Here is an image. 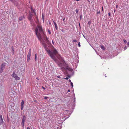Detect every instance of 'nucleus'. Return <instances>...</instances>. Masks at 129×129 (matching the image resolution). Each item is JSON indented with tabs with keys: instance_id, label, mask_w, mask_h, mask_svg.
I'll list each match as a JSON object with an SVG mask.
<instances>
[{
	"instance_id": "393cba45",
	"label": "nucleus",
	"mask_w": 129,
	"mask_h": 129,
	"mask_svg": "<svg viewBox=\"0 0 129 129\" xmlns=\"http://www.w3.org/2000/svg\"><path fill=\"white\" fill-rule=\"evenodd\" d=\"M88 23L89 24V25L90 24V22H88Z\"/></svg>"
},
{
	"instance_id": "bb28decb",
	"label": "nucleus",
	"mask_w": 129,
	"mask_h": 129,
	"mask_svg": "<svg viewBox=\"0 0 129 129\" xmlns=\"http://www.w3.org/2000/svg\"><path fill=\"white\" fill-rule=\"evenodd\" d=\"M69 82H71V80H70V79H69Z\"/></svg>"
},
{
	"instance_id": "ea45409f",
	"label": "nucleus",
	"mask_w": 129,
	"mask_h": 129,
	"mask_svg": "<svg viewBox=\"0 0 129 129\" xmlns=\"http://www.w3.org/2000/svg\"><path fill=\"white\" fill-rule=\"evenodd\" d=\"M43 22H44V19L43 20Z\"/></svg>"
},
{
	"instance_id": "1a4fd4ad",
	"label": "nucleus",
	"mask_w": 129,
	"mask_h": 129,
	"mask_svg": "<svg viewBox=\"0 0 129 129\" xmlns=\"http://www.w3.org/2000/svg\"><path fill=\"white\" fill-rule=\"evenodd\" d=\"M24 17L23 16H21L19 18V20H22L24 19Z\"/></svg>"
},
{
	"instance_id": "f3484780",
	"label": "nucleus",
	"mask_w": 129,
	"mask_h": 129,
	"mask_svg": "<svg viewBox=\"0 0 129 129\" xmlns=\"http://www.w3.org/2000/svg\"><path fill=\"white\" fill-rule=\"evenodd\" d=\"M46 38L44 39V40L46 42H47V41L48 40V38L46 36Z\"/></svg>"
},
{
	"instance_id": "9b49d317",
	"label": "nucleus",
	"mask_w": 129,
	"mask_h": 129,
	"mask_svg": "<svg viewBox=\"0 0 129 129\" xmlns=\"http://www.w3.org/2000/svg\"><path fill=\"white\" fill-rule=\"evenodd\" d=\"M101 48L103 50H105V48L102 45H101Z\"/></svg>"
},
{
	"instance_id": "72a5a7b5",
	"label": "nucleus",
	"mask_w": 129,
	"mask_h": 129,
	"mask_svg": "<svg viewBox=\"0 0 129 129\" xmlns=\"http://www.w3.org/2000/svg\"><path fill=\"white\" fill-rule=\"evenodd\" d=\"M42 88H43L44 89H45V88H44L43 87H42Z\"/></svg>"
},
{
	"instance_id": "a211bd4d",
	"label": "nucleus",
	"mask_w": 129,
	"mask_h": 129,
	"mask_svg": "<svg viewBox=\"0 0 129 129\" xmlns=\"http://www.w3.org/2000/svg\"><path fill=\"white\" fill-rule=\"evenodd\" d=\"M76 12L77 13L78 12V10L77 9H76L75 10Z\"/></svg>"
},
{
	"instance_id": "4468645a",
	"label": "nucleus",
	"mask_w": 129,
	"mask_h": 129,
	"mask_svg": "<svg viewBox=\"0 0 129 129\" xmlns=\"http://www.w3.org/2000/svg\"><path fill=\"white\" fill-rule=\"evenodd\" d=\"M37 55L36 54L35 55V60L36 61L37 60Z\"/></svg>"
},
{
	"instance_id": "a878e982",
	"label": "nucleus",
	"mask_w": 129,
	"mask_h": 129,
	"mask_svg": "<svg viewBox=\"0 0 129 129\" xmlns=\"http://www.w3.org/2000/svg\"><path fill=\"white\" fill-rule=\"evenodd\" d=\"M126 49V47H125L124 48V50H125V49Z\"/></svg>"
},
{
	"instance_id": "6ab92c4d",
	"label": "nucleus",
	"mask_w": 129,
	"mask_h": 129,
	"mask_svg": "<svg viewBox=\"0 0 129 129\" xmlns=\"http://www.w3.org/2000/svg\"><path fill=\"white\" fill-rule=\"evenodd\" d=\"M71 86H72V87H73V83L72 82H71Z\"/></svg>"
},
{
	"instance_id": "e433bc0d",
	"label": "nucleus",
	"mask_w": 129,
	"mask_h": 129,
	"mask_svg": "<svg viewBox=\"0 0 129 129\" xmlns=\"http://www.w3.org/2000/svg\"><path fill=\"white\" fill-rule=\"evenodd\" d=\"M80 0H76V1H79Z\"/></svg>"
},
{
	"instance_id": "a19ab883",
	"label": "nucleus",
	"mask_w": 129,
	"mask_h": 129,
	"mask_svg": "<svg viewBox=\"0 0 129 129\" xmlns=\"http://www.w3.org/2000/svg\"><path fill=\"white\" fill-rule=\"evenodd\" d=\"M98 13H99V12H98V13H97V14H98Z\"/></svg>"
},
{
	"instance_id": "9d476101",
	"label": "nucleus",
	"mask_w": 129,
	"mask_h": 129,
	"mask_svg": "<svg viewBox=\"0 0 129 129\" xmlns=\"http://www.w3.org/2000/svg\"><path fill=\"white\" fill-rule=\"evenodd\" d=\"M54 25L55 26V28L56 30H57L58 29V27H57V25L56 24V23L55 22H54Z\"/></svg>"
},
{
	"instance_id": "58836bf2",
	"label": "nucleus",
	"mask_w": 129,
	"mask_h": 129,
	"mask_svg": "<svg viewBox=\"0 0 129 129\" xmlns=\"http://www.w3.org/2000/svg\"><path fill=\"white\" fill-rule=\"evenodd\" d=\"M115 10H114V12H115Z\"/></svg>"
},
{
	"instance_id": "c03bdc74",
	"label": "nucleus",
	"mask_w": 129,
	"mask_h": 129,
	"mask_svg": "<svg viewBox=\"0 0 129 129\" xmlns=\"http://www.w3.org/2000/svg\"><path fill=\"white\" fill-rule=\"evenodd\" d=\"M81 18V16H80V18Z\"/></svg>"
},
{
	"instance_id": "f03ea898",
	"label": "nucleus",
	"mask_w": 129,
	"mask_h": 129,
	"mask_svg": "<svg viewBox=\"0 0 129 129\" xmlns=\"http://www.w3.org/2000/svg\"><path fill=\"white\" fill-rule=\"evenodd\" d=\"M36 34L38 39L41 41L42 40L41 34L43 33V31L42 26L40 24H38L35 28Z\"/></svg>"
},
{
	"instance_id": "5701e85b",
	"label": "nucleus",
	"mask_w": 129,
	"mask_h": 129,
	"mask_svg": "<svg viewBox=\"0 0 129 129\" xmlns=\"http://www.w3.org/2000/svg\"><path fill=\"white\" fill-rule=\"evenodd\" d=\"M78 46L79 47H80V43L79 42V43H78Z\"/></svg>"
},
{
	"instance_id": "dca6fc26",
	"label": "nucleus",
	"mask_w": 129,
	"mask_h": 129,
	"mask_svg": "<svg viewBox=\"0 0 129 129\" xmlns=\"http://www.w3.org/2000/svg\"><path fill=\"white\" fill-rule=\"evenodd\" d=\"M77 40H74L72 41V42H77Z\"/></svg>"
},
{
	"instance_id": "423d86ee",
	"label": "nucleus",
	"mask_w": 129,
	"mask_h": 129,
	"mask_svg": "<svg viewBox=\"0 0 129 129\" xmlns=\"http://www.w3.org/2000/svg\"><path fill=\"white\" fill-rule=\"evenodd\" d=\"M0 124H2L3 123V119L2 116V115H1L0 116Z\"/></svg>"
},
{
	"instance_id": "c85d7f7f",
	"label": "nucleus",
	"mask_w": 129,
	"mask_h": 129,
	"mask_svg": "<svg viewBox=\"0 0 129 129\" xmlns=\"http://www.w3.org/2000/svg\"><path fill=\"white\" fill-rule=\"evenodd\" d=\"M108 15L109 16H110V13H108Z\"/></svg>"
},
{
	"instance_id": "a18cd8bd",
	"label": "nucleus",
	"mask_w": 129,
	"mask_h": 129,
	"mask_svg": "<svg viewBox=\"0 0 129 129\" xmlns=\"http://www.w3.org/2000/svg\"><path fill=\"white\" fill-rule=\"evenodd\" d=\"M42 17H43V15H42Z\"/></svg>"
},
{
	"instance_id": "aec40b11",
	"label": "nucleus",
	"mask_w": 129,
	"mask_h": 129,
	"mask_svg": "<svg viewBox=\"0 0 129 129\" xmlns=\"http://www.w3.org/2000/svg\"><path fill=\"white\" fill-rule=\"evenodd\" d=\"M123 41H124V42L125 43H126V42H127L126 41V40H123Z\"/></svg>"
},
{
	"instance_id": "79ce46f5",
	"label": "nucleus",
	"mask_w": 129,
	"mask_h": 129,
	"mask_svg": "<svg viewBox=\"0 0 129 129\" xmlns=\"http://www.w3.org/2000/svg\"><path fill=\"white\" fill-rule=\"evenodd\" d=\"M83 36L84 37V38H85V36L83 35Z\"/></svg>"
},
{
	"instance_id": "20e7f679",
	"label": "nucleus",
	"mask_w": 129,
	"mask_h": 129,
	"mask_svg": "<svg viewBox=\"0 0 129 129\" xmlns=\"http://www.w3.org/2000/svg\"><path fill=\"white\" fill-rule=\"evenodd\" d=\"M6 63H3L1 66V68L0 70V73H2L5 68V67L6 66Z\"/></svg>"
},
{
	"instance_id": "2eb2a0df",
	"label": "nucleus",
	"mask_w": 129,
	"mask_h": 129,
	"mask_svg": "<svg viewBox=\"0 0 129 129\" xmlns=\"http://www.w3.org/2000/svg\"><path fill=\"white\" fill-rule=\"evenodd\" d=\"M24 122H22L21 124L23 126H24Z\"/></svg>"
},
{
	"instance_id": "412c9836",
	"label": "nucleus",
	"mask_w": 129,
	"mask_h": 129,
	"mask_svg": "<svg viewBox=\"0 0 129 129\" xmlns=\"http://www.w3.org/2000/svg\"><path fill=\"white\" fill-rule=\"evenodd\" d=\"M68 79H69V78L68 77H66L65 78H64V79H66V80H68Z\"/></svg>"
},
{
	"instance_id": "ddd939ff",
	"label": "nucleus",
	"mask_w": 129,
	"mask_h": 129,
	"mask_svg": "<svg viewBox=\"0 0 129 129\" xmlns=\"http://www.w3.org/2000/svg\"><path fill=\"white\" fill-rule=\"evenodd\" d=\"M48 31L49 34H51V32L50 31L49 29H48Z\"/></svg>"
},
{
	"instance_id": "7c9ffc66",
	"label": "nucleus",
	"mask_w": 129,
	"mask_h": 129,
	"mask_svg": "<svg viewBox=\"0 0 129 129\" xmlns=\"http://www.w3.org/2000/svg\"><path fill=\"white\" fill-rule=\"evenodd\" d=\"M70 89H69L68 90V92H70Z\"/></svg>"
},
{
	"instance_id": "c756f323",
	"label": "nucleus",
	"mask_w": 129,
	"mask_h": 129,
	"mask_svg": "<svg viewBox=\"0 0 129 129\" xmlns=\"http://www.w3.org/2000/svg\"><path fill=\"white\" fill-rule=\"evenodd\" d=\"M49 24H50H50H51V22H50V21H49Z\"/></svg>"
},
{
	"instance_id": "c9c22d12",
	"label": "nucleus",
	"mask_w": 129,
	"mask_h": 129,
	"mask_svg": "<svg viewBox=\"0 0 129 129\" xmlns=\"http://www.w3.org/2000/svg\"><path fill=\"white\" fill-rule=\"evenodd\" d=\"M102 10H103V7H102Z\"/></svg>"
},
{
	"instance_id": "4be33fe9",
	"label": "nucleus",
	"mask_w": 129,
	"mask_h": 129,
	"mask_svg": "<svg viewBox=\"0 0 129 129\" xmlns=\"http://www.w3.org/2000/svg\"><path fill=\"white\" fill-rule=\"evenodd\" d=\"M57 77L58 78H61V77H60L59 76H57Z\"/></svg>"
},
{
	"instance_id": "37998d69",
	"label": "nucleus",
	"mask_w": 129,
	"mask_h": 129,
	"mask_svg": "<svg viewBox=\"0 0 129 129\" xmlns=\"http://www.w3.org/2000/svg\"><path fill=\"white\" fill-rule=\"evenodd\" d=\"M94 50L96 51V50H95V49H94Z\"/></svg>"
},
{
	"instance_id": "7ed1b4c3",
	"label": "nucleus",
	"mask_w": 129,
	"mask_h": 129,
	"mask_svg": "<svg viewBox=\"0 0 129 129\" xmlns=\"http://www.w3.org/2000/svg\"><path fill=\"white\" fill-rule=\"evenodd\" d=\"M11 76L16 80H19L20 79V78L14 72H13V74L11 75Z\"/></svg>"
},
{
	"instance_id": "b1692460",
	"label": "nucleus",
	"mask_w": 129,
	"mask_h": 129,
	"mask_svg": "<svg viewBox=\"0 0 129 129\" xmlns=\"http://www.w3.org/2000/svg\"><path fill=\"white\" fill-rule=\"evenodd\" d=\"M48 97L47 96H45V97L44 99H47V98Z\"/></svg>"
},
{
	"instance_id": "f704fd0d",
	"label": "nucleus",
	"mask_w": 129,
	"mask_h": 129,
	"mask_svg": "<svg viewBox=\"0 0 129 129\" xmlns=\"http://www.w3.org/2000/svg\"><path fill=\"white\" fill-rule=\"evenodd\" d=\"M127 44L128 45H129V42H128L127 43Z\"/></svg>"
},
{
	"instance_id": "4c0bfd02",
	"label": "nucleus",
	"mask_w": 129,
	"mask_h": 129,
	"mask_svg": "<svg viewBox=\"0 0 129 129\" xmlns=\"http://www.w3.org/2000/svg\"><path fill=\"white\" fill-rule=\"evenodd\" d=\"M64 19H65V18H64V19H63V20L64 21Z\"/></svg>"
},
{
	"instance_id": "0eeeda50",
	"label": "nucleus",
	"mask_w": 129,
	"mask_h": 129,
	"mask_svg": "<svg viewBox=\"0 0 129 129\" xmlns=\"http://www.w3.org/2000/svg\"><path fill=\"white\" fill-rule=\"evenodd\" d=\"M24 104V101L23 100H22L21 101V109L22 110L23 108V105Z\"/></svg>"
},
{
	"instance_id": "f8f14e48",
	"label": "nucleus",
	"mask_w": 129,
	"mask_h": 129,
	"mask_svg": "<svg viewBox=\"0 0 129 129\" xmlns=\"http://www.w3.org/2000/svg\"><path fill=\"white\" fill-rule=\"evenodd\" d=\"M60 119H63V120H65L66 119H67V118H65V117H64H64H62V118H60Z\"/></svg>"
},
{
	"instance_id": "f257e3e1",
	"label": "nucleus",
	"mask_w": 129,
	"mask_h": 129,
	"mask_svg": "<svg viewBox=\"0 0 129 129\" xmlns=\"http://www.w3.org/2000/svg\"><path fill=\"white\" fill-rule=\"evenodd\" d=\"M45 50L48 52L49 55L54 61L58 64L62 71L68 70L71 71L72 69L67 66L63 59L61 56L57 54V51L56 49H54L51 51L46 44H43Z\"/></svg>"
},
{
	"instance_id": "2f4dec72",
	"label": "nucleus",
	"mask_w": 129,
	"mask_h": 129,
	"mask_svg": "<svg viewBox=\"0 0 129 129\" xmlns=\"http://www.w3.org/2000/svg\"><path fill=\"white\" fill-rule=\"evenodd\" d=\"M27 129H30V128L29 127H28L27 128Z\"/></svg>"
},
{
	"instance_id": "473e14b6",
	"label": "nucleus",
	"mask_w": 129,
	"mask_h": 129,
	"mask_svg": "<svg viewBox=\"0 0 129 129\" xmlns=\"http://www.w3.org/2000/svg\"><path fill=\"white\" fill-rule=\"evenodd\" d=\"M52 43L53 44H54V42H53V41H52Z\"/></svg>"
},
{
	"instance_id": "6e6552de",
	"label": "nucleus",
	"mask_w": 129,
	"mask_h": 129,
	"mask_svg": "<svg viewBox=\"0 0 129 129\" xmlns=\"http://www.w3.org/2000/svg\"><path fill=\"white\" fill-rule=\"evenodd\" d=\"M26 119V117L25 116H23L22 120V122H24L25 120Z\"/></svg>"
},
{
	"instance_id": "cd10ccee",
	"label": "nucleus",
	"mask_w": 129,
	"mask_h": 129,
	"mask_svg": "<svg viewBox=\"0 0 129 129\" xmlns=\"http://www.w3.org/2000/svg\"><path fill=\"white\" fill-rule=\"evenodd\" d=\"M118 5H116V8H118Z\"/></svg>"
},
{
	"instance_id": "39448f33",
	"label": "nucleus",
	"mask_w": 129,
	"mask_h": 129,
	"mask_svg": "<svg viewBox=\"0 0 129 129\" xmlns=\"http://www.w3.org/2000/svg\"><path fill=\"white\" fill-rule=\"evenodd\" d=\"M31 50L30 49L29 50L28 53L27 55V61H29V60L30 56L31 55Z\"/></svg>"
}]
</instances>
